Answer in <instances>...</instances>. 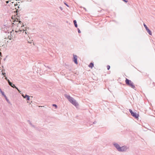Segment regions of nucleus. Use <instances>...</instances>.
Returning a JSON list of instances; mask_svg holds the SVG:
<instances>
[{
  "mask_svg": "<svg viewBox=\"0 0 155 155\" xmlns=\"http://www.w3.org/2000/svg\"><path fill=\"white\" fill-rule=\"evenodd\" d=\"M65 97L68 100L70 103L75 106L78 105V104L76 102V101L73 97H71L70 95L67 94H64Z\"/></svg>",
  "mask_w": 155,
  "mask_h": 155,
  "instance_id": "obj_1",
  "label": "nucleus"
},
{
  "mask_svg": "<svg viewBox=\"0 0 155 155\" xmlns=\"http://www.w3.org/2000/svg\"><path fill=\"white\" fill-rule=\"evenodd\" d=\"M125 83L126 84L132 88L134 89L135 88V86L133 82L131 80L128 79L127 78L126 79Z\"/></svg>",
  "mask_w": 155,
  "mask_h": 155,
  "instance_id": "obj_2",
  "label": "nucleus"
},
{
  "mask_svg": "<svg viewBox=\"0 0 155 155\" xmlns=\"http://www.w3.org/2000/svg\"><path fill=\"white\" fill-rule=\"evenodd\" d=\"M127 149V147L125 146H123L122 147H120L119 149L118 150L119 152H125L126 151Z\"/></svg>",
  "mask_w": 155,
  "mask_h": 155,
  "instance_id": "obj_3",
  "label": "nucleus"
},
{
  "mask_svg": "<svg viewBox=\"0 0 155 155\" xmlns=\"http://www.w3.org/2000/svg\"><path fill=\"white\" fill-rule=\"evenodd\" d=\"M143 25L149 34L150 35H151L152 32L149 29V28L147 27V26L144 23L143 24Z\"/></svg>",
  "mask_w": 155,
  "mask_h": 155,
  "instance_id": "obj_4",
  "label": "nucleus"
},
{
  "mask_svg": "<svg viewBox=\"0 0 155 155\" xmlns=\"http://www.w3.org/2000/svg\"><path fill=\"white\" fill-rule=\"evenodd\" d=\"M77 58L78 57L76 55L73 54V61L76 64H77L78 63Z\"/></svg>",
  "mask_w": 155,
  "mask_h": 155,
  "instance_id": "obj_5",
  "label": "nucleus"
},
{
  "mask_svg": "<svg viewBox=\"0 0 155 155\" xmlns=\"http://www.w3.org/2000/svg\"><path fill=\"white\" fill-rule=\"evenodd\" d=\"M113 145L114 147L117 149V150H118L120 147L119 144L116 143H113Z\"/></svg>",
  "mask_w": 155,
  "mask_h": 155,
  "instance_id": "obj_6",
  "label": "nucleus"
},
{
  "mask_svg": "<svg viewBox=\"0 0 155 155\" xmlns=\"http://www.w3.org/2000/svg\"><path fill=\"white\" fill-rule=\"evenodd\" d=\"M131 115L136 119L138 118L139 116L138 114H137L136 113L134 112L131 114Z\"/></svg>",
  "mask_w": 155,
  "mask_h": 155,
  "instance_id": "obj_7",
  "label": "nucleus"
},
{
  "mask_svg": "<svg viewBox=\"0 0 155 155\" xmlns=\"http://www.w3.org/2000/svg\"><path fill=\"white\" fill-rule=\"evenodd\" d=\"M11 87H12L13 88H15L18 91V92L21 94V91H20V90L18 89V88L16 87L15 84H12V86H11Z\"/></svg>",
  "mask_w": 155,
  "mask_h": 155,
  "instance_id": "obj_8",
  "label": "nucleus"
},
{
  "mask_svg": "<svg viewBox=\"0 0 155 155\" xmlns=\"http://www.w3.org/2000/svg\"><path fill=\"white\" fill-rule=\"evenodd\" d=\"M74 23V26L76 28L78 27V25L77 23V21L76 20H74L73 21Z\"/></svg>",
  "mask_w": 155,
  "mask_h": 155,
  "instance_id": "obj_9",
  "label": "nucleus"
},
{
  "mask_svg": "<svg viewBox=\"0 0 155 155\" xmlns=\"http://www.w3.org/2000/svg\"><path fill=\"white\" fill-rule=\"evenodd\" d=\"M28 123L29 124H30L31 125V126L33 127H35V126L34 125H33L32 123H31V122L30 121V120H28Z\"/></svg>",
  "mask_w": 155,
  "mask_h": 155,
  "instance_id": "obj_10",
  "label": "nucleus"
},
{
  "mask_svg": "<svg viewBox=\"0 0 155 155\" xmlns=\"http://www.w3.org/2000/svg\"><path fill=\"white\" fill-rule=\"evenodd\" d=\"M94 66V64L92 63H91L89 65V67L92 68Z\"/></svg>",
  "mask_w": 155,
  "mask_h": 155,
  "instance_id": "obj_11",
  "label": "nucleus"
},
{
  "mask_svg": "<svg viewBox=\"0 0 155 155\" xmlns=\"http://www.w3.org/2000/svg\"><path fill=\"white\" fill-rule=\"evenodd\" d=\"M0 92L3 96L5 94H4V92L2 91L1 89L0 88Z\"/></svg>",
  "mask_w": 155,
  "mask_h": 155,
  "instance_id": "obj_12",
  "label": "nucleus"
},
{
  "mask_svg": "<svg viewBox=\"0 0 155 155\" xmlns=\"http://www.w3.org/2000/svg\"><path fill=\"white\" fill-rule=\"evenodd\" d=\"M26 96L27 97V100L29 101L30 100L29 96L27 94H26Z\"/></svg>",
  "mask_w": 155,
  "mask_h": 155,
  "instance_id": "obj_13",
  "label": "nucleus"
},
{
  "mask_svg": "<svg viewBox=\"0 0 155 155\" xmlns=\"http://www.w3.org/2000/svg\"><path fill=\"white\" fill-rule=\"evenodd\" d=\"M20 31H23V32L25 30L24 29L21 28H19Z\"/></svg>",
  "mask_w": 155,
  "mask_h": 155,
  "instance_id": "obj_14",
  "label": "nucleus"
},
{
  "mask_svg": "<svg viewBox=\"0 0 155 155\" xmlns=\"http://www.w3.org/2000/svg\"><path fill=\"white\" fill-rule=\"evenodd\" d=\"M3 96L5 97V98L6 100L7 101H8V99L6 96L5 94L4 95H3Z\"/></svg>",
  "mask_w": 155,
  "mask_h": 155,
  "instance_id": "obj_15",
  "label": "nucleus"
},
{
  "mask_svg": "<svg viewBox=\"0 0 155 155\" xmlns=\"http://www.w3.org/2000/svg\"><path fill=\"white\" fill-rule=\"evenodd\" d=\"M19 31H20L19 28H18V29L17 28H16V30H15V32L17 33V32H18Z\"/></svg>",
  "mask_w": 155,
  "mask_h": 155,
  "instance_id": "obj_16",
  "label": "nucleus"
},
{
  "mask_svg": "<svg viewBox=\"0 0 155 155\" xmlns=\"http://www.w3.org/2000/svg\"><path fill=\"white\" fill-rule=\"evenodd\" d=\"M129 111H130V113H131V114H132V113L134 112L132 111V110L131 109H130L129 110Z\"/></svg>",
  "mask_w": 155,
  "mask_h": 155,
  "instance_id": "obj_17",
  "label": "nucleus"
},
{
  "mask_svg": "<svg viewBox=\"0 0 155 155\" xmlns=\"http://www.w3.org/2000/svg\"><path fill=\"white\" fill-rule=\"evenodd\" d=\"M11 36H12V35L11 34H10V35H8V38L9 39H11Z\"/></svg>",
  "mask_w": 155,
  "mask_h": 155,
  "instance_id": "obj_18",
  "label": "nucleus"
},
{
  "mask_svg": "<svg viewBox=\"0 0 155 155\" xmlns=\"http://www.w3.org/2000/svg\"><path fill=\"white\" fill-rule=\"evenodd\" d=\"M107 68L108 70H109L110 69V67L109 65H107Z\"/></svg>",
  "mask_w": 155,
  "mask_h": 155,
  "instance_id": "obj_19",
  "label": "nucleus"
},
{
  "mask_svg": "<svg viewBox=\"0 0 155 155\" xmlns=\"http://www.w3.org/2000/svg\"><path fill=\"white\" fill-rule=\"evenodd\" d=\"M52 106L54 107H56V108H57V105L55 104H53L52 105Z\"/></svg>",
  "mask_w": 155,
  "mask_h": 155,
  "instance_id": "obj_20",
  "label": "nucleus"
},
{
  "mask_svg": "<svg viewBox=\"0 0 155 155\" xmlns=\"http://www.w3.org/2000/svg\"><path fill=\"white\" fill-rule=\"evenodd\" d=\"M9 84L11 87V86H12V84H13L11 82H10L9 83H8Z\"/></svg>",
  "mask_w": 155,
  "mask_h": 155,
  "instance_id": "obj_21",
  "label": "nucleus"
},
{
  "mask_svg": "<svg viewBox=\"0 0 155 155\" xmlns=\"http://www.w3.org/2000/svg\"><path fill=\"white\" fill-rule=\"evenodd\" d=\"M9 84L11 87V86H12V84H13L11 82H10L9 83H8Z\"/></svg>",
  "mask_w": 155,
  "mask_h": 155,
  "instance_id": "obj_22",
  "label": "nucleus"
},
{
  "mask_svg": "<svg viewBox=\"0 0 155 155\" xmlns=\"http://www.w3.org/2000/svg\"><path fill=\"white\" fill-rule=\"evenodd\" d=\"M124 2L126 3H127L128 2V0H122Z\"/></svg>",
  "mask_w": 155,
  "mask_h": 155,
  "instance_id": "obj_23",
  "label": "nucleus"
},
{
  "mask_svg": "<svg viewBox=\"0 0 155 155\" xmlns=\"http://www.w3.org/2000/svg\"><path fill=\"white\" fill-rule=\"evenodd\" d=\"M22 97L24 98H26V97L27 98V97L26 96V95H25V96H24V95L23 94H22Z\"/></svg>",
  "mask_w": 155,
  "mask_h": 155,
  "instance_id": "obj_24",
  "label": "nucleus"
},
{
  "mask_svg": "<svg viewBox=\"0 0 155 155\" xmlns=\"http://www.w3.org/2000/svg\"><path fill=\"white\" fill-rule=\"evenodd\" d=\"M5 72H2V74L4 75V77H5Z\"/></svg>",
  "mask_w": 155,
  "mask_h": 155,
  "instance_id": "obj_25",
  "label": "nucleus"
},
{
  "mask_svg": "<svg viewBox=\"0 0 155 155\" xmlns=\"http://www.w3.org/2000/svg\"><path fill=\"white\" fill-rule=\"evenodd\" d=\"M78 32L79 33H81V31L78 28Z\"/></svg>",
  "mask_w": 155,
  "mask_h": 155,
  "instance_id": "obj_26",
  "label": "nucleus"
},
{
  "mask_svg": "<svg viewBox=\"0 0 155 155\" xmlns=\"http://www.w3.org/2000/svg\"><path fill=\"white\" fill-rule=\"evenodd\" d=\"M19 23H20V24H21L22 22L20 21H19Z\"/></svg>",
  "mask_w": 155,
  "mask_h": 155,
  "instance_id": "obj_27",
  "label": "nucleus"
},
{
  "mask_svg": "<svg viewBox=\"0 0 155 155\" xmlns=\"http://www.w3.org/2000/svg\"><path fill=\"white\" fill-rule=\"evenodd\" d=\"M7 81H8V83H9L10 82V81L9 79L7 80Z\"/></svg>",
  "mask_w": 155,
  "mask_h": 155,
  "instance_id": "obj_28",
  "label": "nucleus"
},
{
  "mask_svg": "<svg viewBox=\"0 0 155 155\" xmlns=\"http://www.w3.org/2000/svg\"><path fill=\"white\" fill-rule=\"evenodd\" d=\"M9 2V1H6V3L7 4H8V3Z\"/></svg>",
  "mask_w": 155,
  "mask_h": 155,
  "instance_id": "obj_29",
  "label": "nucleus"
},
{
  "mask_svg": "<svg viewBox=\"0 0 155 155\" xmlns=\"http://www.w3.org/2000/svg\"><path fill=\"white\" fill-rule=\"evenodd\" d=\"M96 123H97V122H96V121H94V122L93 123V124H96Z\"/></svg>",
  "mask_w": 155,
  "mask_h": 155,
  "instance_id": "obj_30",
  "label": "nucleus"
},
{
  "mask_svg": "<svg viewBox=\"0 0 155 155\" xmlns=\"http://www.w3.org/2000/svg\"><path fill=\"white\" fill-rule=\"evenodd\" d=\"M5 77V79H6L7 81V80H8V79L7 78Z\"/></svg>",
  "mask_w": 155,
  "mask_h": 155,
  "instance_id": "obj_31",
  "label": "nucleus"
},
{
  "mask_svg": "<svg viewBox=\"0 0 155 155\" xmlns=\"http://www.w3.org/2000/svg\"><path fill=\"white\" fill-rule=\"evenodd\" d=\"M65 4L68 7V5L67 4H66V3H65Z\"/></svg>",
  "mask_w": 155,
  "mask_h": 155,
  "instance_id": "obj_32",
  "label": "nucleus"
},
{
  "mask_svg": "<svg viewBox=\"0 0 155 155\" xmlns=\"http://www.w3.org/2000/svg\"><path fill=\"white\" fill-rule=\"evenodd\" d=\"M17 5H17V4H16V5L15 4V6H17Z\"/></svg>",
  "mask_w": 155,
  "mask_h": 155,
  "instance_id": "obj_33",
  "label": "nucleus"
},
{
  "mask_svg": "<svg viewBox=\"0 0 155 155\" xmlns=\"http://www.w3.org/2000/svg\"><path fill=\"white\" fill-rule=\"evenodd\" d=\"M17 5H17V4H16V5L15 4V6H17Z\"/></svg>",
  "mask_w": 155,
  "mask_h": 155,
  "instance_id": "obj_34",
  "label": "nucleus"
},
{
  "mask_svg": "<svg viewBox=\"0 0 155 155\" xmlns=\"http://www.w3.org/2000/svg\"><path fill=\"white\" fill-rule=\"evenodd\" d=\"M17 25H18L17 27H18V26H19V23H18Z\"/></svg>",
  "mask_w": 155,
  "mask_h": 155,
  "instance_id": "obj_35",
  "label": "nucleus"
},
{
  "mask_svg": "<svg viewBox=\"0 0 155 155\" xmlns=\"http://www.w3.org/2000/svg\"><path fill=\"white\" fill-rule=\"evenodd\" d=\"M18 8H20V7H19V6H18Z\"/></svg>",
  "mask_w": 155,
  "mask_h": 155,
  "instance_id": "obj_36",
  "label": "nucleus"
},
{
  "mask_svg": "<svg viewBox=\"0 0 155 155\" xmlns=\"http://www.w3.org/2000/svg\"><path fill=\"white\" fill-rule=\"evenodd\" d=\"M0 54H1V52H0Z\"/></svg>",
  "mask_w": 155,
  "mask_h": 155,
  "instance_id": "obj_37",
  "label": "nucleus"
},
{
  "mask_svg": "<svg viewBox=\"0 0 155 155\" xmlns=\"http://www.w3.org/2000/svg\"><path fill=\"white\" fill-rule=\"evenodd\" d=\"M25 33L26 34H27L26 31H25Z\"/></svg>",
  "mask_w": 155,
  "mask_h": 155,
  "instance_id": "obj_38",
  "label": "nucleus"
},
{
  "mask_svg": "<svg viewBox=\"0 0 155 155\" xmlns=\"http://www.w3.org/2000/svg\"><path fill=\"white\" fill-rule=\"evenodd\" d=\"M61 9V7H60Z\"/></svg>",
  "mask_w": 155,
  "mask_h": 155,
  "instance_id": "obj_39",
  "label": "nucleus"
},
{
  "mask_svg": "<svg viewBox=\"0 0 155 155\" xmlns=\"http://www.w3.org/2000/svg\"><path fill=\"white\" fill-rule=\"evenodd\" d=\"M61 9V7H60Z\"/></svg>",
  "mask_w": 155,
  "mask_h": 155,
  "instance_id": "obj_40",
  "label": "nucleus"
},
{
  "mask_svg": "<svg viewBox=\"0 0 155 155\" xmlns=\"http://www.w3.org/2000/svg\"><path fill=\"white\" fill-rule=\"evenodd\" d=\"M61 9V7H60Z\"/></svg>",
  "mask_w": 155,
  "mask_h": 155,
  "instance_id": "obj_41",
  "label": "nucleus"
}]
</instances>
